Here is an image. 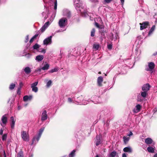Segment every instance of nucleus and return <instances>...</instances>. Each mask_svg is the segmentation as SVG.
Wrapping results in <instances>:
<instances>
[{"label": "nucleus", "mask_w": 157, "mask_h": 157, "mask_svg": "<svg viewBox=\"0 0 157 157\" xmlns=\"http://www.w3.org/2000/svg\"><path fill=\"white\" fill-rule=\"evenodd\" d=\"M155 67V64L154 63L152 62H149L148 65L146 67L145 70L151 72V73L153 72Z\"/></svg>", "instance_id": "nucleus-1"}, {"label": "nucleus", "mask_w": 157, "mask_h": 157, "mask_svg": "<svg viewBox=\"0 0 157 157\" xmlns=\"http://www.w3.org/2000/svg\"><path fill=\"white\" fill-rule=\"evenodd\" d=\"M7 122V117L6 115L5 114L2 116L1 121L0 122V124L3 127L6 125Z\"/></svg>", "instance_id": "nucleus-2"}, {"label": "nucleus", "mask_w": 157, "mask_h": 157, "mask_svg": "<svg viewBox=\"0 0 157 157\" xmlns=\"http://www.w3.org/2000/svg\"><path fill=\"white\" fill-rule=\"evenodd\" d=\"M21 136L23 140L28 142L29 140L28 133L25 131H23L21 132Z\"/></svg>", "instance_id": "nucleus-3"}, {"label": "nucleus", "mask_w": 157, "mask_h": 157, "mask_svg": "<svg viewBox=\"0 0 157 157\" xmlns=\"http://www.w3.org/2000/svg\"><path fill=\"white\" fill-rule=\"evenodd\" d=\"M78 1V3H77L76 4H77L78 5H76L75 4V8L77 10H79L80 12L81 13L82 15V16H86V14H87V13L85 11H84V10H83V9H82L81 10L80 9V8L79 7V6L78 4V2L80 0H77Z\"/></svg>", "instance_id": "nucleus-4"}, {"label": "nucleus", "mask_w": 157, "mask_h": 157, "mask_svg": "<svg viewBox=\"0 0 157 157\" xmlns=\"http://www.w3.org/2000/svg\"><path fill=\"white\" fill-rule=\"evenodd\" d=\"M40 45L36 44L33 46V48L34 49L36 50L38 52L44 53L45 52V50L42 48L40 49Z\"/></svg>", "instance_id": "nucleus-5"}, {"label": "nucleus", "mask_w": 157, "mask_h": 157, "mask_svg": "<svg viewBox=\"0 0 157 157\" xmlns=\"http://www.w3.org/2000/svg\"><path fill=\"white\" fill-rule=\"evenodd\" d=\"M67 21V19L65 18H63L59 20V24L60 27H63L65 26L66 22Z\"/></svg>", "instance_id": "nucleus-6"}, {"label": "nucleus", "mask_w": 157, "mask_h": 157, "mask_svg": "<svg viewBox=\"0 0 157 157\" xmlns=\"http://www.w3.org/2000/svg\"><path fill=\"white\" fill-rule=\"evenodd\" d=\"M38 84V82H36L31 85V88L32 89V91L35 93H36L38 91V88L36 86Z\"/></svg>", "instance_id": "nucleus-7"}, {"label": "nucleus", "mask_w": 157, "mask_h": 157, "mask_svg": "<svg viewBox=\"0 0 157 157\" xmlns=\"http://www.w3.org/2000/svg\"><path fill=\"white\" fill-rule=\"evenodd\" d=\"M40 138V137L37 135L34 136L32 139L31 145H35L39 141Z\"/></svg>", "instance_id": "nucleus-8"}, {"label": "nucleus", "mask_w": 157, "mask_h": 157, "mask_svg": "<svg viewBox=\"0 0 157 157\" xmlns=\"http://www.w3.org/2000/svg\"><path fill=\"white\" fill-rule=\"evenodd\" d=\"M52 36H50L44 39L43 41L44 44L47 45L50 44L52 43Z\"/></svg>", "instance_id": "nucleus-9"}, {"label": "nucleus", "mask_w": 157, "mask_h": 157, "mask_svg": "<svg viewBox=\"0 0 157 157\" xmlns=\"http://www.w3.org/2000/svg\"><path fill=\"white\" fill-rule=\"evenodd\" d=\"M149 22L147 21L144 22L142 23H140V29L142 30L147 28L149 25Z\"/></svg>", "instance_id": "nucleus-10"}, {"label": "nucleus", "mask_w": 157, "mask_h": 157, "mask_svg": "<svg viewBox=\"0 0 157 157\" xmlns=\"http://www.w3.org/2000/svg\"><path fill=\"white\" fill-rule=\"evenodd\" d=\"M15 121L16 120L14 117L13 116L11 117L10 119V122L11 128L12 129H13L14 128Z\"/></svg>", "instance_id": "nucleus-11"}, {"label": "nucleus", "mask_w": 157, "mask_h": 157, "mask_svg": "<svg viewBox=\"0 0 157 157\" xmlns=\"http://www.w3.org/2000/svg\"><path fill=\"white\" fill-rule=\"evenodd\" d=\"M141 106L140 104H137L136 105L135 107L133 109V112L134 113H136L140 110Z\"/></svg>", "instance_id": "nucleus-12"}, {"label": "nucleus", "mask_w": 157, "mask_h": 157, "mask_svg": "<svg viewBox=\"0 0 157 157\" xmlns=\"http://www.w3.org/2000/svg\"><path fill=\"white\" fill-rule=\"evenodd\" d=\"M101 136L100 135H97L96 137L95 144L97 146L101 144Z\"/></svg>", "instance_id": "nucleus-13"}, {"label": "nucleus", "mask_w": 157, "mask_h": 157, "mask_svg": "<svg viewBox=\"0 0 157 157\" xmlns=\"http://www.w3.org/2000/svg\"><path fill=\"white\" fill-rule=\"evenodd\" d=\"M48 118L46 110H44L42 113L41 118V120L42 121L46 120Z\"/></svg>", "instance_id": "nucleus-14"}, {"label": "nucleus", "mask_w": 157, "mask_h": 157, "mask_svg": "<svg viewBox=\"0 0 157 157\" xmlns=\"http://www.w3.org/2000/svg\"><path fill=\"white\" fill-rule=\"evenodd\" d=\"M50 24V22L48 21L45 23L44 25L41 27L40 29V31L43 33L44 32L46 28L48 27Z\"/></svg>", "instance_id": "nucleus-15"}, {"label": "nucleus", "mask_w": 157, "mask_h": 157, "mask_svg": "<svg viewBox=\"0 0 157 157\" xmlns=\"http://www.w3.org/2000/svg\"><path fill=\"white\" fill-rule=\"evenodd\" d=\"M150 86L149 84H146L143 85L142 87V90L143 91L147 92L150 89Z\"/></svg>", "instance_id": "nucleus-16"}, {"label": "nucleus", "mask_w": 157, "mask_h": 157, "mask_svg": "<svg viewBox=\"0 0 157 157\" xmlns=\"http://www.w3.org/2000/svg\"><path fill=\"white\" fill-rule=\"evenodd\" d=\"M22 71H24L27 75H29L31 72V68L29 67L24 68L22 70Z\"/></svg>", "instance_id": "nucleus-17"}, {"label": "nucleus", "mask_w": 157, "mask_h": 157, "mask_svg": "<svg viewBox=\"0 0 157 157\" xmlns=\"http://www.w3.org/2000/svg\"><path fill=\"white\" fill-rule=\"evenodd\" d=\"M103 81V78L101 76L98 77L97 79V84L98 86H102V83Z\"/></svg>", "instance_id": "nucleus-18"}, {"label": "nucleus", "mask_w": 157, "mask_h": 157, "mask_svg": "<svg viewBox=\"0 0 157 157\" xmlns=\"http://www.w3.org/2000/svg\"><path fill=\"white\" fill-rule=\"evenodd\" d=\"M123 150L125 152L131 153L132 151V149L130 146L124 147Z\"/></svg>", "instance_id": "nucleus-19"}, {"label": "nucleus", "mask_w": 157, "mask_h": 157, "mask_svg": "<svg viewBox=\"0 0 157 157\" xmlns=\"http://www.w3.org/2000/svg\"><path fill=\"white\" fill-rule=\"evenodd\" d=\"M33 98V96L29 95V96L28 95H25L23 97V100L24 101H26L28 100H30Z\"/></svg>", "instance_id": "nucleus-20"}, {"label": "nucleus", "mask_w": 157, "mask_h": 157, "mask_svg": "<svg viewBox=\"0 0 157 157\" xmlns=\"http://www.w3.org/2000/svg\"><path fill=\"white\" fill-rule=\"evenodd\" d=\"M44 66L41 67L42 70H47L48 69L49 67V65L48 63L45 62L44 63Z\"/></svg>", "instance_id": "nucleus-21"}, {"label": "nucleus", "mask_w": 157, "mask_h": 157, "mask_svg": "<svg viewBox=\"0 0 157 157\" xmlns=\"http://www.w3.org/2000/svg\"><path fill=\"white\" fill-rule=\"evenodd\" d=\"M145 142L147 144H152L153 142L152 140L150 138H147L145 139Z\"/></svg>", "instance_id": "nucleus-22"}, {"label": "nucleus", "mask_w": 157, "mask_h": 157, "mask_svg": "<svg viewBox=\"0 0 157 157\" xmlns=\"http://www.w3.org/2000/svg\"><path fill=\"white\" fill-rule=\"evenodd\" d=\"M44 129V127H43L40 128L38 132V134L37 135V136L41 137L43 132Z\"/></svg>", "instance_id": "nucleus-23"}, {"label": "nucleus", "mask_w": 157, "mask_h": 157, "mask_svg": "<svg viewBox=\"0 0 157 157\" xmlns=\"http://www.w3.org/2000/svg\"><path fill=\"white\" fill-rule=\"evenodd\" d=\"M99 48V45L97 43H95L93 45V48L94 51H97L98 49Z\"/></svg>", "instance_id": "nucleus-24"}, {"label": "nucleus", "mask_w": 157, "mask_h": 157, "mask_svg": "<svg viewBox=\"0 0 157 157\" xmlns=\"http://www.w3.org/2000/svg\"><path fill=\"white\" fill-rule=\"evenodd\" d=\"M147 150L148 152L151 153H153L154 152L155 149L154 148L151 146L148 147L147 148Z\"/></svg>", "instance_id": "nucleus-25"}, {"label": "nucleus", "mask_w": 157, "mask_h": 157, "mask_svg": "<svg viewBox=\"0 0 157 157\" xmlns=\"http://www.w3.org/2000/svg\"><path fill=\"white\" fill-rule=\"evenodd\" d=\"M63 14L64 16H66L67 17H69L71 15V13L68 10H64Z\"/></svg>", "instance_id": "nucleus-26"}, {"label": "nucleus", "mask_w": 157, "mask_h": 157, "mask_svg": "<svg viewBox=\"0 0 157 157\" xmlns=\"http://www.w3.org/2000/svg\"><path fill=\"white\" fill-rule=\"evenodd\" d=\"M77 100L76 101L78 103H81L83 100V97L82 95H81L79 97L77 98Z\"/></svg>", "instance_id": "nucleus-27"}, {"label": "nucleus", "mask_w": 157, "mask_h": 157, "mask_svg": "<svg viewBox=\"0 0 157 157\" xmlns=\"http://www.w3.org/2000/svg\"><path fill=\"white\" fill-rule=\"evenodd\" d=\"M76 150H73L69 154V157H74L75 155V152Z\"/></svg>", "instance_id": "nucleus-28"}, {"label": "nucleus", "mask_w": 157, "mask_h": 157, "mask_svg": "<svg viewBox=\"0 0 157 157\" xmlns=\"http://www.w3.org/2000/svg\"><path fill=\"white\" fill-rule=\"evenodd\" d=\"M155 25H153L151 28V29L150 30L149 33H148V35H150L152 33V32L154 31L155 29Z\"/></svg>", "instance_id": "nucleus-29"}, {"label": "nucleus", "mask_w": 157, "mask_h": 157, "mask_svg": "<svg viewBox=\"0 0 157 157\" xmlns=\"http://www.w3.org/2000/svg\"><path fill=\"white\" fill-rule=\"evenodd\" d=\"M130 138L129 137H126L125 136H124L123 137V140L125 144H126L129 140Z\"/></svg>", "instance_id": "nucleus-30"}, {"label": "nucleus", "mask_w": 157, "mask_h": 157, "mask_svg": "<svg viewBox=\"0 0 157 157\" xmlns=\"http://www.w3.org/2000/svg\"><path fill=\"white\" fill-rule=\"evenodd\" d=\"M117 154V152L115 151H113L111 152L109 156V157H115Z\"/></svg>", "instance_id": "nucleus-31"}, {"label": "nucleus", "mask_w": 157, "mask_h": 157, "mask_svg": "<svg viewBox=\"0 0 157 157\" xmlns=\"http://www.w3.org/2000/svg\"><path fill=\"white\" fill-rule=\"evenodd\" d=\"M58 68L57 67H56L54 69H52L51 70L49 71V73H52L54 72H56L58 71Z\"/></svg>", "instance_id": "nucleus-32"}, {"label": "nucleus", "mask_w": 157, "mask_h": 157, "mask_svg": "<svg viewBox=\"0 0 157 157\" xmlns=\"http://www.w3.org/2000/svg\"><path fill=\"white\" fill-rule=\"evenodd\" d=\"M15 86L16 85L15 83H12L10 85L9 87V89L11 90H13L14 89Z\"/></svg>", "instance_id": "nucleus-33"}, {"label": "nucleus", "mask_w": 157, "mask_h": 157, "mask_svg": "<svg viewBox=\"0 0 157 157\" xmlns=\"http://www.w3.org/2000/svg\"><path fill=\"white\" fill-rule=\"evenodd\" d=\"M17 157H23V152L21 151L19 152L17 154Z\"/></svg>", "instance_id": "nucleus-34"}, {"label": "nucleus", "mask_w": 157, "mask_h": 157, "mask_svg": "<svg viewBox=\"0 0 157 157\" xmlns=\"http://www.w3.org/2000/svg\"><path fill=\"white\" fill-rule=\"evenodd\" d=\"M147 94V92L146 91H144L143 92H142L141 93V96L144 98L146 97Z\"/></svg>", "instance_id": "nucleus-35"}, {"label": "nucleus", "mask_w": 157, "mask_h": 157, "mask_svg": "<svg viewBox=\"0 0 157 157\" xmlns=\"http://www.w3.org/2000/svg\"><path fill=\"white\" fill-rule=\"evenodd\" d=\"M52 83V81L51 80H49L47 83L46 84V86L47 87H49L51 85Z\"/></svg>", "instance_id": "nucleus-36"}, {"label": "nucleus", "mask_w": 157, "mask_h": 157, "mask_svg": "<svg viewBox=\"0 0 157 157\" xmlns=\"http://www.w3.org/2000/svg\"><path fill=\"white\" fill-rule=\"evenodd\" d=\"M95 31V29L94 28L92 29L91 32V36H94Z\"/></svg>", "instance_id": "nucleus-37"}, {"label": "nucleus", "mask_w": 157, "mask_h": 157, "mask_svg": "<svg viewBox=\"0 0 157 157\" xmlns=\"http://www.w3.org/2000/svg\"><path fill=\"white\" fill-rule=\"evenodd\" d=\"M7 136V134H5L3 135L2 136V139L3 141L5 140H6Z\"/></svg>", "instance_id": "nucleus-38"}, {"label": "nucleus", "mask_w": 157, "mask_h": 157, "mask_svg": "<svg viewBox=\"0 0 157 157\" xmlns=\"http://www.w3.org/2000/svg\"><path fill=\"white\" fill-rule=\"evenodd\" d=\"M44 56L43 55H38L36 56V59H43Z\"/></svg>", "instance_id": "nucleus-39"}, {"label": "nucleus", "mask_w": 157, "mask_h": 157, "mask_svg": "<svg viewBox=\"0 0 157 157\" xmlns=\"http://www.w3.org/2000/svg\"><path fill=\"white\" fill-rule=\"evenodd\" d=\"M112 44H107V48L109 50H111L112 49Z\"/></svg>", "instance_id": "nucleus-40"}, {"label": "nucleus", "mask_w": 157, "mask_h": 157, "mask_svg": "<svg viewBox=\"0 0 157 157\" xmlns=\"http://www.w3.org/2000/svg\"><path fill=\"white\" fill-rule=\"evenodd\" d=\"M21 87H18L17 89V94L19 95H20L21 94Z\"/></svg>", "instance_id": "nucleus-41"}, {"label": "nucleus", "mask_w": 157, "mask_h": 157, "mask_svg": "<svg viewBox=\"0 0 157 157\" xmlns=\"http://www.w3.org/2000/svg\"><path fill=\"white\" fill-rule=\"evenodd\" d=\"M57 7V1L55 2H54V8L55 10H56Z\"/></svg>", "instance_id": "nucleus-42"}, {"label": "nucleus", "mask_w": 157, "mask_h": 157, "mask_svg": "<svg viewBox=\"0 0 157 157\" xmlns=\"http://www.w3.org/2000/svg\"><path fill=\"white\" fill-rule=\"evenodd\" d=\"M25 43H27L28 42V41L29 40V36L28 35H27L26 37V38H25Z\"/></svg>", "instance_id": "nucleus-43"}, {"label": "nucleus", "mask_w": 157, "mask_h": 157, "mask_svg": "<svg viewBox=\"0 0 157 157\" xmlns=\"http://www.w3.org/2000/svg\"><path fill=\"white\" fill-rule=\"evenodd\" d=\"M133 133L131 131H130L129 133L127 134V136H130L132 135Z\"/></svg>", "instance_id": "nucleus-44"}, {"label": "nucleus", "mask_w": 157, "mask_h": 157, "mask_svg": "<svg viewBox=\"0 0 157 157\" xmlns=\"http://www.w3.org/2000/svg\"><path fill=\"white\" fill-rule=\"evenodd\" d=\"M68 101L69 102L71 103L72 102V100L71 98H68Z\"/></svg>", "instance_id": "nucleus-45"}, {"label": "nucleus", "mask_w": 157, "mask_h": 157, "mask_svg": "<svg viewBox=\"0 0 157 157\" xmlns=\"http://www.w3.org/2000/svg\"><path fill=\"white\" fill-rule=\"evenodd\" d=\"M34 39H35L33 37L31 38L29 41L30 43H32Z\"/></svg>", "instance_id": "nucleus-46"}, {"label": "nucleus", "mask_w": 157, "mask_h": 157, "mask_svg": "<svg viewBox=\"0 0 157 157\" xmlns=\"http://www.w3.org/2000/svg\"><path fill=\"white\" fill-rule=\"evenodd\" d=\"M3 129L2 128L0 130V134L2 135L3 134Z\"/></svg>", "instance_id": "nucleus-47"}, {"label": "nucleus", "mask_w": 157, "mask_h": 157, "mask_svg": "<svg viewBox=\"0 0 157 157\" xmlns=\"http://www.w3.org/2000/svg\"><path fill=\"white\" fill-rule=\"evenodd\" d=\"M134 63H135V62H134V63L133 62H132V64H131V65H132V66L131 67L130 66H128V67H129L130 68H132L133 67L134 65Z\"/></svg>", "instance_id": "nucleus-48"}, {"label": "nucleus", "mask_w": 157, "mask_h": 157, "mask_svg": "<svg viewBox=\"0 0 157 157\" xmlns=\"http://www.w3.org/2000/svg\"><path fill=\"white\" fill-rule=\"evenodd\" d=\"M122 157H127V155L125 153H124L122 155Z\"/></svg>", "instance_id": "nucleus-49"}, {"label": "nucleus", "mask_w": 157, "mask_h": 157, "mask_svg": "<svg viewBox=\"0 0 157 157\" xmlns=\"http://www.w3.org/2000/svg\"><path fill=\"white\" fill-rule=\"evenodd\" d=\"M23 84L22 82H20L19 83L20 86L19 87H21V88L22 86H23Z\"/></svg>", "instance_id": "nucleus-50"}, {"label": "nucleus", "mask_w": 157, "mask_h": 157, "mask_svg": "<svg viewBox=\"0 0 157 157\" xmlns=\"http://www.w3.org/2000/svg\"><path fill=\"white\" fill-rule=\"evenodd\" d=\"M105 2L107 3H109L112 0H105Z\"/></svg>", "instance_id": "nucleus-51"}, {"label": "nucleus", "mask_w": 157, "mask_h": 157, "mask_svg": "<svg viewBox=\"0 0 157 157\" xmlns=\"http://www.w3.org/2000/svg\"><path fill=\"white\" fill-rule=\"evenodd\" d=\"M95 26L98 28H99V25L97 23H95Z\"/></svg>", "instance_id": "nucleus-52"}, {"label": "nucleus", "mask_w": 157, "mask_h": 157, "mask_svg": "<svg viewBox=\"0 0 157 157\" xmlns=\"http://www.w3.org/2000/svg\"><path fill=\"white\" fill-rule=\"evenodd\" d=\"M18 110H20L22 109V107L20 105H18L17 107Z\"/></svg>", "instance_id": "nucleus-53"}, {"label": "nucleus", "mask_w": 157, "mask_h": 157, "mask_svg": "<svg viewBox=\"0 0 157 157\" xmlns=\"http://www.w3.org/2000/svg\"><path fill=\"white\" fill-rule=\"evenodd\" d=\"M41 70H42L41 68H39L36 70V71H38V72H40Z\"/></svg>", "instance_id": "nucleus-54"}, {"label": "nucleus", "mask_w": 157, "mask_h": 157, "mask_svg": "<svg viewBox=\"0 0 157 157\" xmlns=\"http://www.w3.org/2000/svg\"><path fill=\"white\" fill-rule=\"evenodd\" d=\"M121 4L123 5L124 4V0H121Z\"/></svg>", "instance_id": "nucleus-55"}, {"label": "nucleus", "mask_w": 157, "mask_h": 157, "mask_svg": "<svg viewBox=\"0 0 157 157\" xmlns=\"http://www.w3.org/2000/svg\"><path fill=\"white\" fill-rule=\"evenodd\" d=\"M38 35L37 34H36L35 35H34L33 37L34 39L36 38L38 36Z\"/></svg>", "instance_id": "nucleus-56"}, {"label": "nucleus", "mask_w": 157, "mask_h": 157, "mask_svg": "<svg viewBox=\"0 0 157 157\" xmlns=\"http://www.w3.org/2000/svg\"><path fill=\"white\" fill-rule=\"evenodd\" d=\"M4 157H6V155L5 151H4Z\"/></svg>", "instance_id": "nucleus-57"}, {"label": "nucleus", "mask_w": 157, "mask_h": 157, "mask_svg": "<svg viewBox=\"0 0 157 157\" xmlns=\"http://www.w3.org/2000/svg\"><path fill=\"white\" fill-rule=\"evenodd\" d=\"M153 157H157V153L154 155Z\"/></svg>", "instance_id": "nucleus-58"}, {"label": "nucleus", "mask_w": 157, "mask_h": 157, "mask_svg": "<svg viewBox=\"0 0 157 157\" xmlns=\"http://www.w3.org/2000/svg\"><path fill=\"white\" fill-rule=\"evenodd\" d=\"M92 2H96L97 1V0H90Z\"/></svg>", "instance_id": "nucleus-59"}, {"label": "nucleus", "mask_w": 157, "mask_h": 157, "mask_svg": "<svg viewBox=\"0 0 157 157\" xmlns=\"http://www.w3.org/2000/svg\"><path fill=\"white\" fill-rule=\"evenodd\" d=\"M157 55V52H155V53H154L153 55L154 56H155Z\"/></svg>", "instance_id": "nucleus-60"}, {"label": "nucleus", "mask_w": 157, "mask_h": 157, "mask_svg": "<svg viewBox=\"0 0 157 157\" xmlns=\"http://www.w3.org/2000/svg\"><path fill=\"white\" fill-rule=\"evenodd\" d=\"M37 60L38 62H39L40 61H41L42 59H36Z\"/></svg>", "instance_id": "nucleus-61"}, {"label": "nucleus", "mask_w": 157, "mask_h": 157, "mask_svg": "<svg viewBox=\"0 0 157 157\" xmlns=\"http://www.w3.org/2000/svg\"><path fill=\"white\" fill-rule=\"evenodd\" d=\"M33 157V155H31L30 156V157Z\"/></svg>", "instance_id": "nucleus-62"}, {"label": "nucleus", "mask_w": 157, "mask_h": 157, "mask_svg": "<svg viewBox=\"0 0 157 157\" xmlns=\"http://www.w3.org/2000/svg\"><path fill=\"white\" fill-rule=\"evenodd\" d=\"M95 157H99V156H98V155H97Z\"/></svg>", "instance_id": "nucleus-63"}, {"label": "nucleus", "mask_w": 157, "mask_h": 157, "mask_svg": "<svg viewBox=\"0 0 157 157\" xmlns=\"http://www.w3.org/2000/svg\"><path fill=\"white\" fill-rule=\"evenodd\" d=\"M98 74H101V72L100 71L98 73Z\"/></svg>", "instance_id": "nucleus-64"}]
</instances>
